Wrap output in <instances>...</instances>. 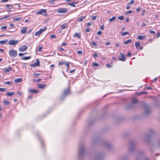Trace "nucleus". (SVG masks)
Instances as JSON below:
<instances>
[{
	"mask_svg": "<svg viewBox=\"0 0 160 160\" xmlns=\"http://www.w3.org/2000/svg\"><path fill=\"white\" fill-rule=\"evenodd\" d=\"M6 7L8 8H7V11L8 13H11V12H13L15 11V8L13 7L12 5L7 4L6 5Z\"/></svg>",
	"mask_w": 160,
	"mask_h": 160,
	"instance_id": "obj_1",
	"label": "nucleus"
},
{
	"mask_svg": "<svg viewBox=\"0 0 160 160\" xmlns=\"http://www.w3.org/2000/svg\"><path fill=\"white\" fill-rule=\"evenodd\" d=\"M9 54L11 57H16L18 55L17 51L13 50H10L9 51Z\"/></svg>",
	"mask_w": 160,
	"mask_h": 160,
	"instance_id": "obj_2",
	"label": "nucleus"
},
{
	"mask_svg": "<svg viewBox=\"0 0 160 160\" xmlns=\"http://www.w3.org/2000/svg\"><path fill=\"white\" fill-rule=\"evenodd\" d=\"M46 29L47 28L44 27L43 28L40 29L39 31L36 32L35 33V35L37 36H40L43 32L45 31Z\"/></svg>",
	"mask_w": 160,
	"mask_h": 160,
	"instance_id": "obj_3",
	"label": "nucleus"
},
{
	"mask_svg": "<svg viewBox=\"0 0 160 160\" xmlns=\"http://www.w3.org/2000/svg\"><path fill=\"white\" fill-rule=\"evenodd\" d=\"M68 9L67 8H60L57 10V12L60 13H64L67 12Z\"/></svg>",
	"mask_w": 160,
	"mask_h": 160,
	"instance_id": "obj_4",
	"label": "nucleus"
},
{
	"mask_svg": "<svg viewBox=\"0 0 160 160\" xmlns=\"http://www.w3.org/2000/svg\"><path fill=\"white\" fill-rule=\"evenodd\" d=\"M18 42L19 41L18 40L11 39L9 41L8 44L11 45H14L17 44Z\"/></svg>",
	"mask_w": 160,
	"mask_h": 160,
	"instance_id": "obj_5",
	"label": "nucleus"
},
{
	"mask_svg": "<svg viewBox=\"0 0 160 160\" xmlns=\"http://www.w3.org/2000/svg\"><path fill=\"white\" fill-rule=\"evenodd\" d=\"M47 12V10L46 9H41L40 11L37 12L36 14L37 15L42 14L43 13H46Z\"/></svg>",
	"mask_w": 160,
	"mask_h": 160,
	"instance_id": "obj_6",
	"label": "nucleus"
},
{
	"mask_svg": "<svg viewBox=\"0 0 160 160\" xmlns=\"http://www.w3.org/2000/svg\"><path fill=\"white\" fill-rule=\"evenodd\" d=\"M120 54L121 55V58L119 59V60L123 62L125 61L126 60V58L125 55L121 52H120Z\"/></svg>",
	"mask_w": 160,
	"mask_h": 160,
	"instance_id": "obj_7",
	"label": "nucleus"
},
{
	"mask_svg": "<svg viewBox=\"0 0 160 160\" xmlns=\"http://www.w3.org/2000/svg\"><path fill=\"white\" fill-rule=\"evenodd\" d=\"M63 64H65L66 66V67L68 68H69V65L68 63L67 62H65L62 61H60L58 62V65H62Z\"/></svg>",
	"mask_w": 160,
	"mask_h": 160,
	"instance_id": "obj_8",
	"label": "nucleus"
},
{
	"mask_svg": "<svg viewBox=\"0 0 160 160\" xmlns=\"http://www.w3.org/2000/svg\"><path fill=\"white\" fill-rule=\"evenodd\" d=\"M27 49V47L25 45L22 46V47H20L19 49V50L20 52H23L26 51Z\"/></svg>",
	"mask_w": 160,
	"mask_h": 160,
	"instance_id": "obj_9",
	"label": "nucleus"
},
{
	"mask_svg": "<svg viewBox=\"0 0 160 160\" xmlns=\"http://www.w3.org/2000/svg\"><path fill=\"white\" fill-rule=\"evenodd\" d=\"M150 112V110L147 106H145V113L147 115L149 114Z\"/></svg>",
	"mask_w": 160,
	"mask_h": 160,
	"instance_id": "obj_10",
	"label": "nucleus"
},
{
	"mask_svg": "<svg viewBox=\"0 0 160 160\" xmlns=\"http://www.w3.org/2000/svg\"><path fill=\"white\" fill-rule=\"evenodd\" d=\"M28 92L31 93H37L39 92V91H38L33 89H29Z\"/></svg>",
	"mask_w": 160,
	"mask_h": 160,
	"instance_id": "obj_11",
	"label": "nucleus"
},
{
	"mask_svg": "<svg viewBox=\"0 0 160 160\" xmlns=\"http://www.w3.org/2000/svg\"><path fill=\"white\" fill-rule=\"evenodd\" d=\"M46 85L45 84H39L38 87V88H41V89H44L46 87Z\"/></svg>",
	"mask_w": 160,
	"mask_h": 160,
	"instance_id": "obj_12",
	"label": "nucleus"
},
{
	"mask_svg": "<svg viewBox=\"0 0 160 160\" xmlns=\"http://www.w3.org/2000/svg\"><path fill=\"white\" fill-rule=\"evenodd\" d=\"M40 65V62L38 60H37L36 62L34 63L32 65V67H36Z\"/></svg>",
	"mask_w": 160,
	"mask_h": 160,
	"instance_id": "obj_13",
	"label": "nucleus"
},
{
	"mask_svg": "<svg viewBox=\"0 0 160 160\" xmlns=\"http://www.w3.org/2000/svg\"><path fill=\"white\" fill-rule=\"evenodd\" d=\"M27 28L26 27H23L21 30V32L22 34H24L26 33L27 31Z\"/></svg>",
	"mask_w": 160,
	"mask_h": 160,
	"instance_id": "obj_14",
	"label": "nucleus"
},
{
	"mask_svg": "<svg viewBox=\"0 0 160 160\" xmlns=\"http://www.w3.org/2000/svg\"><path fill=\"white\" fill-rule=\"evenodd\" d=\"M22 81V78H18L14 80V81L16 83L21 82Z\"/></svg>",
	"mask_w": 160,
	"mask_h": 160,
	"instance_id": "obj_15",
	"label": "nucleus"
},
{
	"mask_svg": "<svg viewBox=\"0 0 160 160\" xmlns=\"http://www.w3.org/2000/svg\"><path fill=\"white\" fill-rule=\"evenodd\" d=\"M76 37L78 38L79 39H81V34L80 32L78 33H75L74 35H73V37Z\"/></svg>",
	"mask_w": 160,
	"mask_h": 160,
	"instance_id": "obj_16",
	"label": "nucleus"
},
{
	"mask_svg": "<svg viewBox=\"0 0 160 160\" xmlns=\"http://www.w3.org/2000/svg\"><path fill=\"white\" fill-rule=\"evenodd\" d=\"M68 27V26L67 23H64L62 24L61 27V29H63L67 28Z\"/></svg>",
	"mask_w": 160,
	"mask_h": 160,
	"instance_id": "obj_17",
	"label": "nucleus"
},
{
	"mask_svg": "<svg viewBox=\"0 0 160 160\" xmlns=\"http://www.w3.org/2000/svg\"><path fill=\"white\" fill-rule=\"evenodd\" d=\"M132 40L131 39H129L127 40L126 41L123 42L124 44H128L129 43H131L132 42Z\"/></svg>",
	"mask_w": 160,
	"mask_h": 160,
	"instance_id": "obj_18",
	"label": "nucleus"
},
{
	"mask_svg": "<svg viewBox=\"0 0 160 160\" xmlns=\"http://www.w3.org/2000/svg\"><path fill=\"white\" fill-rule=\"evenodd\" d=\"M31 56L24 57L22 58L21 59L22 60H26L29 59L31 58Z\"/></svg>",
	"mask_w": 160,
	"mask_h": 160,
	"instance_id": "obj_19",
	"label": "nucleus"
},
{
	"mask_svg": "<svg viewBox=\"0 0 160 160\" xmlns=\"http://www.w3.org/2000/svg\"><path fill=\"white\" fill-rule=\"evenodd\" d=\"M70 93V90L69 89H67L65 90L63 92L64 95L65 96L68 95Z\"/></svg>",
	"mask_w": 160,
	"mask_h": 160,
	"instance_id": "obj_20",
	"label": "nucleus"
},
{
	"mask_svg": "<svg viewBox=\"0 0 160 160\" xmlns=\"http://www.w3.org/2000/svg\"><path fill=\"white\" fill-rule=\"evenodd\" d=\"M14 94V92H7L6 94V96H11L13 95Z\"/></svg>",
	"mask_w": 160,
	"mask_h": 160,
	"instance_id": "obj_21",
	"label": "nucleus"
},
{
	"mask_svg": "<svg viewBox=\"0 0 160 160\" xmlns=\"http://www.w3.org/2000/svg\"><path fill=\"white\" fill-rule=\"evenodd\" d=\"M12 70V67H9L7 68L5 70V72H9Z\"/></svg>",
	"mask_w": 160,
	"mask_h": 160,
	"instance_id": "obj_22",
	"label": "nucleus"
},
{
	"mask_svg": "<svg viewBox=\"0 0 160 160\" xmlns=\"http://www.w3.org/2000/svg\"><path fill=\"white\" fill-rule=\"evenodd\" d=\"M8 42L7 40L0 41V44H4Z\"/></svg>",
	"mask_w": 160,
	"mask_h": 160,
	"instance_id": "obj_23",
	"label": "nucleus"
},
{
	"mask_svg": "<svg viewBox=\"0 0 160 160\" xmlns=\"http://www.w3.org/2000/svg\"><path fill=\"white\" fill-rule=\"evenodd\" d=\"M86 16L81 17L78 19L79 22L82 21L85 18Z\"/></svg>",
	"mask_w": 160,
	"mask_h": 160,
	"instance_id": "obj_24",
	"label": "nucleus"
},
{
	"mask_svg": "<svg viewBox=\"0 0 160 160\" xmlns=\"http://www.w3.org/2000/svg\"><path fill=\"white\" fill-rule=\"evenodd\" d=\"M78 3V2H74L69 3L68 4V5H70L71 6L75 7H76V6L74 5V4H77Z\"/></svg>",
	"mask_w": 160,
	"mask_h": 160,
	"instance_id": "obj_25",
	"label": "nucleus"
},
{
	"mask_svg": "<svg viewBox=\"0 0 160 160\" xmlns=\"http://www.w3.org/2000/svg\"><path fill=\"white\" fill-rule=\"evenodd\" d=\"M4 104L5 105H8L10 104V102L9 101L4 100L3 102Z\"/></svg>",
	"mask_w": 160,
	"mask_h": 160,
	"instance_id": "obj_26",
	"label": "nucleus"
},
{
	"mask_svg": "<svg viewBox=\"0 0 160 160\" xmlns=\"http://www.w3.org/2000/svg\"><path fill=\"white\" fill-rule=\"evenodd\" d=\"M116 19V17L113 16L112 18H110L109 19V22H112L113 21L115 20Z\"/></svg>",
	"mask_w": 160,
	"mask_h": 160,
	"instance_id": "obj_27",
	"label": "nucleus"
},
{
	"mask_svg": "<svg viewBox=\"0 0 160 160\" xmlns=\"http://www.w3.org/2000/svg\"><path fill=\"white\" fill-rule=\"evenodd\" d=\"M129 34V32L128 31L125 32H122L121 33V35L122 36H125Z\"/></svg>",
	"mask_w": 160,
	"mask_h": 160,
	"instance_id": "obj_28",
	"label": "nucleus"
},
{
	"mask_svg": "<svg viewBox=\"0 0 160 160\" xmlns=\"http://www.w3.org/2000/svg\"><path fill=\"white\" fill-rule=\"evenodd\" d=\"M4 84H8L9 85H10L13 83V82L12 81H7L6 82H5L3 83Z\"/></svg>",
	"mask_w": 160,
	"mask_h": 160,
	"instance_id": "obj_29",
	"label": "nucleus"
},
{
	"mask_svg": "<svg viewBox=\"0 0 160 160\" xmlns=\"http://www.w3.org/2000/svg\"><path fill=\"white\" fill-rule=\"evenodd\" d=\"M140 46V44L139 42H137L135 44V46L136 48H138Z\"/></svg>",
	"mask_w": 160,
	"mask_h": 160,
	"instance_id": "obj_30",
	"label": "nucleus"
},
{
	"mask_svg": "<svg viewBox=\"0 0 160 160\" xmlns=\"http://www.w3.org/2000/svg\"><path fill=\"white\" fill-rule=\"evenodd\" d=\"M138 102V100L137 99H133L132 100V102L134 104L137 103Z\"/></svg>",
	"mask_w": 160,
	"mask_h": 160,
	"instance_id": "obj_31",
	"label": "nucleus"
},
{
	"mask_svg": "<svg viewBox=\"0 0 160 160\" xmlns=\"http://www.w3.org/2000/svg\"><path fill=\"white\" fill-rule=\"evenodd\" d=\"M21 19V17H18L17 18H13V19L14 21H19Z\"/></svg>",
	"mask_w": 160,
	"mask_h": 160,
	"instance_id": "obj_32",
	"label": "nucleus"
},
{
	"mask_svg": "<svg viewBox=\"0 0 160 160\" xmlns=\"http://www.w3.org/2000/svg\"><path fill=\"white\" fill-rule=\"evenodd\" d=\"M7 91L6 88H0V92H4Z\"/></svg>",
	"mask_w": 160,
	"mask_h": 160,
	"instance_id": "obj_33",
	"label": "nucleus"
},
{
	"mask_svg": "<svg viewBox=\"0 0 160 160\" xmlns=\"http://www.w3.org/2000/svg\"><path fill=\"white\" fill-rule=\"evenodd\" d=\"M42 80V79L41 78H38V79H34L33 80V81L34 82H40Z\"/></svg>",
	"mask_w": 160,
	"mask_h": 160,
	"instance_id": "obj_34",
	"label": "nucleus"
},
{
	"mask_svg": "<svg viewBox=\"0 0 160 160\" xmlns=\"http://www.w3.org/2000/svg\"><path fill=\"white\" fill-rule=\"evenodd\" d=\"M124 17L123 16H119L118 17V19L120 20H122L124 19Z\"/></svg>",
	"mask_w": 160,
	"mask_h": 160,
	"instance_id": "obj_35",
	"label": "nucleus"
},
{
	"mask_svg": "<svg viewBox=\"0 0 160 160\" xmlns=\"http://www.w3.org/2000/svg\"><path fill=\"white\" fill-rule=\"evenodd\" d=\"M92 44L95 47H97L98 46V44L94 42H92Z\"/></svg>",
	"mask_w": 160,
	"mask_h": 160,
	"instance_id": "obj_36",
	"label": "nucleus"
},
{
	"mask_svg": "<svg viewBox=\"0 0 160 160\" xmlns=\"http://www.w3.org/2000/svg\"><path fill=\"white\" fill-rule=\"evenodd\" d=\"M135 2L134 0H131L130 2L128 3V4H133Z\"/></svg>",
	"mask_w": 160,
	"mask_h": 160,
	"instance_id": "obj_37",
	"label": "nucleus"
},
{
	"mask_svg": "<svg viewBox=\"0 0 160 160\" xmlns=\"http://www.w3.org/2000/svg\"><path fill=\"white\" fill-rule=\"evenodd\" d=\"M18 95L20 96H22V95H23V93L21 92H20V91H18Z\"/></svg>",
	"mask_w": 160,
	"mask_h": 160,
	"instance_id": "obj_38",
	"label": "nucleus"
},
{
	"mask_svg": "<svg viewBox=\"0 0 160 160\" xmlns=\"http://www.w3.org/2000/svg\"><path fill=\"white\" fill-rule=\"evenodd\" d=\"M27 54V52H25V53H20L19 54V56L20 57H21L26 54Z\"/></svg>",
	"mask_w": 160,
	"mask_h": 160,
	"instance_id": "obj_39",
	"label": "nucleus"
},
{
	"mask_svg": "<svg viewBox=\"0 0 160 160\" xmlns=\"http://www.w3.org/2000/svg\"><path fill=\"white\" fill-rule=\"evenodd\" d=\"M41 75V74L40 73H34L33 74V75L35 78H36L37 76L40 75Z\"/></svg>",
	"mask_w": 160,
	"mask_h": 160,
	"instance_id": "obj_40",
	"label": "nucleus"
},
{
	"mask_svg": "<svg viewBox=\"0 0 160 160\" xmlns=\"http://www.w3.org/2000/svg\"><path fill=\"white\" fill-rule=\"evenodd\" d=\"M8 17H9L8 16H5L4 17H3V18H0V20H2L4 19H5L8 18Z\"/></svg>",
	"mask_w": 160,
	"mask_h": 160,
	"instance_id": "obj_41",
	"label": "nucleus"
},
{
	"mask_svg": "<svg viewBox=\"0 0 160 160\" xmlns=\"http://www.w3.org/2000/svg\"><path fill=\"white\" fill-rule=\"evenodd\" d=\"M92 65L93 66L95 67L98 66L99 65V64L98 63L95 62L93 63Z\"/></svg>",
	"mask_w": 160,
	"mask_h": 160,
	"instance_id": "obj_42",
	"label": "nucleus"
},
{
	"mask_svg": "<svg viewBox=\"0 0 160 160\" xmlns=\"http://www.w3.org/2000/svg\"><path fill=\"white\" fill-rule=\"evenodd\" d=\"M97 17V16H93L92 17V19L93 20H95L96 19Z\"/></svg>",
	"mask_w": 160,
	"mask_h": 160,
	"instance_id": "obj_43",
	"label": "nucleus"
},
{
	"mask_svg": "<svg viewBox=\"0 0 160 160\" xmlns=\"http://www.w3.org/2000/svg\"><path fill=\"white\" fill-rule=\"evenodd\" d=\"M56 38V36L55 35H54V34H52V35H51L50 36V38L51 39L54 38Z\"/></svg>",
	"mask_w": 160,
	"mask_h": 160,
	"instance_id": "obj_44",
	"label": "nucleus"
},
{
	"mask_svg": "<svg viewBox=\"0 0 160 160\" xmlns=\"http://www.w3.org/2000/svg\"><path fill=\"white\" fill-rule=\"evenodd\" d=\"M77 53L79 54H82L83 52L82 51H78Z\"/></svg>",
	"mask_w": 160,
	"mask_h": 160,
	"instance_id": "obj_45",
	"label": "nucleus"
},
{
	"mask_svg": "<svg viewBox=\"0 0 160 160\" xmlns=\"http://www.w3.org/2000/svg\"><path fill=\"white\" fill-rule=\"evenodd\" d=\"M92 24V23L91 22H88L87 24V26L88 27H89Z\"/></svg>",
	"mask_w": 160,
	"mask_h": 160,
	"instance_id": "obj_46",
	"label": "nucleus"
},
{
	"mask_svg": "<svg viewBox=\"0 0 160 160\" xmlns=\"http://www.w3.org/2000/svg\"><path fill=\"white\" fill-rule=\"evenodd\" d=\"M7 28V26H3L1 27V29H6Z\"/></svg>",
	"mask_w": 160,
	"mask_h": 160,
	"instance_id": "obj_47",
	"label": "nucleus"
},
{
	"mask_svg": "<svg viewBox=\"0 0 160 160\" xmlns=\"http://www.w3.org/2000/svg\"><path fill=\"white\" fill-rule=\"evenodd\" d=\"M132 12V11L131 10H129L128 12H126V14H129L131 13Z\"/></svg>",
	"mask_w": 160,
	"mask_h": 160,
	"instance_id": "obj_48",
	"label": "nucleus"
},
{
	"mask_svg": "<svg viewBox=\"0 0 160 160\" xmlns=\"http://www.w3.org/2000/svg\"><path fill=\"white\" fill-rule=\"evenodd\" d=\"M106 66L108 67V68H111L112 67V65H110L109 64H106Z\"/></svg>",
	"mask_w": 160,
	"mask_h": 160,
	"instance_id": "obj_49",
	"label": "nucleus"
},
{
	"mask_svg": "<svg viewBox=\"0 0 160 160\" xmlns=\"http://www.w3.org/2000/svg\"><path fill=\"white\" fill-rule=\"evenodd\" d=\"M93 56L94 58H95L98 57V55L96 53H94L93 55Z\"/></svg>",
	"mask_w": 160,
	"mask_h": 160,
	"instance_id": "obj_50",
	"label": "nucleus"
},
{
	"mask_svg": "<svg viewBox=\"0 0 160 160\" xmlns=\"http://www.w3.org/2000/svg\"><path fill=\"white\" fill-rule=\"evenodd\" d=\"M145 38L144 36H141V40L144 39Z\"/></svg>",
	"mask_w": 160,
	"mask_h": 160,
	"instance_id": "obj_51",
	"label": "nucleus"
},
{
	"mask_svg": "<svg viewBox=\"0 0 160 160\" xmlns=\"http://www.w3.org/2000/svg\"><path fill=\"white\" fill-rule=\"evenodd\" d=\"M102 32L101 31H99L97 32V34L98 35H100L102 34Z\"/></svg>",
	"mask_w": 160,
	"mask_h": 160,
	"instance_id": "obj_52",
	"label": "nucleus"
},
{
	"mask_svg": "<svg viewBox=\"0 0 160 160\" xmlns=\"http://www.w3.org/2000/svg\"><path fill=\"white\" fill-rule=\"evenodd\" d=\"M85 31H86V32H90V28H87V29Z\"/></svg>",
	"mask_w": 160,
	"mask_h": 160,
	"instance_id": "obj_53",
	"label": "nucleus"
},
{
	"mask_svg": "<svg viewBox=\"0 0 160 160\" xmlns=\"http://www.w3.org/2000/svg\"><path fill=\"white\" fill-rule=\"evenodd\" d=\"M42 47H40L38 49V51L39 52H40L42 50Z\"/></svg>",
	"mask_w": 160,
	"mask_h": 160,
	"instance_id": "obj_54",
	"label": "nucleus"
},
{
	"mask_svg": "<svg viewBox=\"0 0 160 160\" xmlns=\"http://www.w3.org/2000/svg\"><path fill=\"white\" fill-rule=\"evenodd\" d=\"M59 50L61 51H64V49L62 48V47H60L59 48Z\"/></svg>",
	"mask_w": 160,
	"mask_h": 160,
	"instance_id": "obj_55",
	"label": "nucleus"
},
{
	"mask_svg": "<svg viewBox=\"0 0 160 160\" xmlns=\"http://www.w3.org/2000/svg\"><path fill=\"white\" fill-rule=\"evenodd\" d=\"M110 43H110V42H107L106 43V45L107 46H108V45H110Z\"/></svg>",
	"mask_w": 160,
	"mask_h": 160,
	"instance_id": "obj_56",
	"label": "nucleus"
},
{
	"mask_svg": "<svg viewBox=\"0 0 160 160\" xmlns=\"http://www.w3.org/2000/svg\"><path fill=\"white\" fill-rule=\"evenodd\" d=\"M130 8V6L128 5L127 6L126 8L127 9H129Z\"/></svg>",
	"mask_w": 160,
	"mask_h": 160,
	"instance_id": "obj_57",
	"label": "nucleus"
},
{
	"mask_svg": "<svg viewBox=\"0 0 160 160\" xmlns=\"http://www.w3.org/2000/svg\"><path fill=\"white\" fill-rule=\"evenodd\" d=\"M67 45V43H63L62 44V45L63 46H65Z\"/></svg>",
	"mask_w": 160,
	"mask_h": 160,
	"instance_id": "obj_58",
	"label": "nucleus"
},
{
	"mask_svg": "<svg viewBox=\"0 0 160 160\" xmlns=\"http://www.w3.org/2000/svg\"><path fill=\"white\" fill-rule=\"evenodd\" d=\"M150 32L151 33H152V34H153L155 33V32L153 31H150Z\"/></svg>",
	"mask_w": 160,
	"mask_h": 160,
	"instance_id": "obj_59",
	"label": "nucleus"
},
{
	"mask_svg": "<svg viewBox=\"0 0 160 160\" xmlns=\"http://www.w3.org/2000/svg\"><path fill=\"white\" fill-rule=\"evenodd\" d=\"M32 29H30V30H29L28 31V33L29 34H30V33H31V32H32Z\"/></svg>",
	"mask_w": 160,
	"mask_h": 160,
	"instance_id": "obj_60",
	"label": "nucleus"
},
{
	"mask_svg": "<svg viewBox=\"0 0 160 160\" xmlns=\"http://www.w3.org/2000/svg\"><path fill=\"white\" fill-rule=\"evenodd\" d=\"M104 27L103 25H102L100 27V29L101 30H103L104 29Z\"/></svg>",
	"mask_w": 160,
	"mask_h": 160,
	"instance_id": "obj_61",
	"label": "nucleus"
},
{
	"mask_svg": "<svg viewBox=\"0 0 160 160\" xmlns=\"http://www.w3.org/2000/svg\"><path fill=\"white\" fill-rule=\"evenodd\" d=\"M119 46H120V44H119V43H117V44H116V45H115V46H116V47H119Z\"/></svg>",
	"mask_w": 160,
	"mask_h": 160,
	"instance_id": "obj_62",
	"label": "nucleus"
},
{
	"mask_svg": "<svg viewBox=\"0 0 160 160\" xmlns=\"http://www.w3.org/2000/svg\"><path fill=\"white\" fill-rule=\"evenodd\" d=\"M146 94L147 92H141V95L142 94Z\"/></svg>",
	"mask_w": 160,
	"mask_h": 160,
	"instance_id": "obj_63",
	"label": "nucleus"
},
{
	"mask_svg": "<svg viewBox=\"0 0 160 160\" xmlns=\"http://www.w3.org/2000/svg\"><path fill=\"white\" fill-rule=\"evenodd\" d=\"M127 55L128 56H131V54L130 52H129L127 53Z\"/></svg>",
	"mask_w": 160,
	"mask_h": 160,
	"instance_id": "obj_64",
	"label": "nucleus"
}]
</instances>
